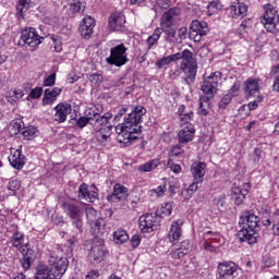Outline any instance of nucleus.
Wrapping results in <instances>:
<instances>
[{"label": "nucleus", "mask_w": 279, "mask_h": 279, "mask_svg": "<svg viewBox=\"0 0 279 279\" xmlns=\"http://www.w3.org/2000/svg\"><path fill=\"white\" fill-rule=\"evenodd\" d=\"M145 114H147V109L143 106H137L131 113L124 117V122L116 126L118 143L124 145V147H130L136 141L135 134H141V130H143L141 123H143Z\"/></svg>", "instance_id": "1"}, {"label": "nucleus", "mask_w": 279, "mask_h": 279, "mask_svg": "<svg viewBox=\"0 0 279 279\" xmlns=\"http://www.w3.org/2000/svg\"><path fill=\"white\" fill-rule=\"evenodd\" d=\"M68 267L69 259L66 257L50 256L48 265L40 263L37 266L35 279H62Z\"/></svg>", "instance_id": "2"}, {"label": "nucleus", "mask_w": 279, "mask_h": 279, "mask_svg": "<svg viewBox=\"0 0 279 279\" xmlns=\"http://www.w3.org/2000/svg\"><path fill=\"white\" fill-rule=\"evenodd\" d=\"M239 223L242 228L238 233L241 243L254 245L257 241L256 234L260 232V218L250 211H244Z\"/></svg>", "instance_id": "3"}, {"label": "nucleus", "mask_w": 279, "mask_h": 279, "mask_svg": "<svg viewBox=\"0 0 279 279\" xmlns=\"http://www.w3.org/2000/svg\"><path fill=\"white\" fill-rule=\"evenodd\" d=\"M181 71L185 75V84H194L195 77H197V60L193 58V52L189 49L181 52Z\"/></svg>", "instance_id": "4"}, {"label": "nucleus", "mask_w": 279, "mask_h": 279, "mask_svg": "<svg viewBox=\"0 0 279 279\" xmlns=\"http://www.w3.org/2000/svg\"><path fill=\"white\" fill-rule=\"evenodd\" d=\"M222 74L219 71L211 73L209 76L205 77L201 83V90L204 96H201L205 99H213L221 86Z\"/></svg>", "instance_id": "5"}, {"label": "nucleus", "mask_w": 279, "mask_h": 279, "mask_svg": "<svg viewBox=\"0 0 279 279\" xmlns=\"http://www.w3.org/2000/svg\"><path fill=\"white\" fill-rule=\"evenodd\" d=\"M61 207L65 215L72 219L73 226H75L76 230H78L80 233L84 232V209L70 202H63Z\"/></svg>", "instance_id": "6"}, {"label": "nucleus", "mask_w": 279, "mask_h": 279, "mask_svg": "<svg viewBox=\"0 0 279 279\" xmlns=\"http://www.w3.org/2000/svg\"><path fill=\"white\" fill-rule=\"evenodd\" d=\"M106 62L112 66H124V64H128V62H130L128 58V47H125L124 44L112 47Z\"/></svg>", "instance_id": "7"}, {"label": "nucleus", "mask_w": 279, "mask_h": 279, "mask_svg": "<svg viewBox=\"0 0 279 279\" xmlns=\"http://www.w3.org/2000/svg\"><path fill=\"white\" fill-rule=\"evenodd\" d=\"M9 244L12 245L20 254H25L29 250V243H25V234L19 231L17 227H13V232L8 231Z\"/></svg>", "instance_id": "8"}, {"label": "nucleus", "mask_w": 279, "mask_h": 279, "mask_svg": "<svg viewBox=\"0 0 279 279\" xmlns=\"http://www.w3.org/2000/svg\"><path fill=\"white\" fill-rule=\"evenodd\" d=\"M241 268L234 262L219 263L217 268L218 279H236Z\"/></svg>", "instance_id": "9"}, {"label": "nucleus", "mask_w": 279, "mask_h": 279, "mask_svg": "<svg viewBox=\"0 0 279 279\" xmlns=\"http://www.w3.org/2000/svg\"><path fill=\"white\" fill-rule=\"evenodd\" d=\"M99 112L101 110L97 107L89 108L85 111V118L89 121V125L94 128L97 125H108V122L112 119V113L107 112L100 116Z\"/></svg>", "instance_id": "10"}, {"label": "nucleus", "mask_w": 279, "mask_h": 279, "mask_svg": "<svg viewBox=\"0 0 279 279\" xmlns=\"http://www.w3.org/2000/svg\"><path fill=\"white\" fill-rule=\"evenodd\" d=\"M76 197L80 199V202H88L89 204H95L99 197L97 186L92 185L88 187V184L82 183L78 186V191L76 192Z\"/></svg>", "instance_id": "11"}, {"label": "nucleus", "mask_w": 279, "mask_h": 279, "mask_svg": "<svg viewBox=\"0 0 279 279\" xmlns=\"http://www.w3.org/2000/svg\"><path fill=\"white\" fill-rule=\"evenodd\" d=\"M106 257V244L104 242V239L100 238H94L92 242V248L88 254L89 260L93 263H101L104 258Z\"/></svg>", "instance_id": "12"}, {"label": "nucleus", "mask_w": 279, "mask_h": 279, "mask_svg": "<svg viewBox=\"0 0 279 279\" xmlns=\"http://www.w3.org/2000/svg\"><path fill=\"white\" fill-rule=\"evenodd\" d=\"M45 40V37H40L36 32V28L29 27L22 31L21 40L19 45H28V47H38Z\"/></svg>", "instance_id": "13"}, {"label": "nucleus", "mask_w": 279, "mask_h": 279, "mask_svg": "<svg viewBox=\"0 0 279 279\" xmlns=\"http://www.w3.org/2000/svg\"><path fill=\"white\" fill-rule=\"evenodd\" d=\"M264 15L260 19V23H263L265 29L267 32H274L276 29V20L278 19V10L274 8L271 4L264 5Z\"/></svg>", "instance_id": "14"}, {"label": "nucleus", "mask_w": 279, "mask_h": 279, "mask_svg": "<svg viewBox=\"0 0 279 279\" xmlns=\"http://www.w3.org/2000/svg\"><path fill=\"white\" fill-rule=\"evenodd\" d=\"M138 225L142 232H154V230H158V227L160 226V217L154 214L143 215L140 217Z\"/></svg>", "instance_id": "15"}, {"label": "nucleus", "mask_w": 279, "mask_h": 279, "mask_svg": "<svg viewBox=\"0 0 279 279\" xmlns=\"http://www.w3.org/2000/svg\"><path fill=\"white\" fill-rule=\"evenodd\" d=\"M206 34H208V23L197 20L192 21L190 26V40L201 43Z\"/></svg>", "instance_id": "16"}, {"label": "nucleus", "mask_w": 279, "mask_h": 279, "mask_svg": "<svg viewBox=\"0 0 279 279\" xmlns=\"http://www.w3.org/2000/svg\"><path fill=\"white\" fill-rule=\"evenodd\" d=\"M250 189H252V184L244 183L243 186L234 183L231 189V197L236 206H241L245 201L247 193H250Z\"/></svg>", "instance_id": "17"}, {"label": "nucleus", "mask_w": 279, "mask_h": 279, "mask_svg": "<svg viewBox=\"0 0 279 279\" xmlns=\"http://www.w3.org/2000/svg\"><path fill=\"white\" fill-rule=\"evenodd\" d=\"M244 95L246 99H252V97H258L260 95V85L256 78H248L244 83Z\"/></svg>", "instance_id": "18"}, {"label": "nucleus", "mask_w": 279, "mask_h": 279, "mask_svg": "<svg viewBox=\"0 0 279 279\" xmlns=\"http://www.w3.org/2000/svg\"><path fill=\"white\" fill-rule=\"evenodd\" d=\"M123 199H128V187L117 183L113 186L112 194L107 196V201L117 204V202H123Z\"/></svg>", "instance_id": "19"}, {"label": "nucleus", "mask_w": 279, "mask_h": 279, "mask_svg": "<svg viewBox=\"0 0 279 279\" xmlns=\"http://www.w3.org/2000/svg\"><path fill=\"white\" fill-rule=\"evenodd\" d=\"M193 138H195V126H193V124L185 125L178 133V143H180V145H189Z\"/></svg>", "instance_id": "20"}, {"label": "nucleus", "mask_w": 279, "mask_h": 279, "mask_svg": "<svg viewBox=\"0 0 279 279\" xmlns=\"http://www.w3.org/2000/svg\"><path fill=\"white\" fill-rule=\"evenodd\" d=\"M71 105L61 102L54 107V114L52 117L53 121L57 123H64L66 121V117L71 114Z\"/></svg>", "instance_id": "21"}, {"label": "nucleus", "mask_w": 279, "mask_h": 279, "mask_svg": "<svg viewBox=\"0 0 279 279\" xmlns=\"http://www.w3.org/2000/svg\"><path fill=\"white\" fill-rule=\"evenodd\" d=\"M93 29H95V19L92 16L84 17L78 27L82 38H90L93 36Z\"/></svg>", "instance_id": "22"}, {"label": "nucleus", "mask_w": 279, "mask_h": 279, "mask_svg": "<svg viewBox=\"0 0 279 279\" xmlns=\"http://www.w3.org/2000/svg\"><path fill=\"white\" fill-rule=\"evenodd\" d=\"M191 252H193V244H191V241L184 240L181 242L180 247L173 248L170 252V256L174 259L184 258Z\"/></svg>", "instance_id": "23"}, {"label": "nucleus", "mask_w": 279, "mask_h": 279, "mask_svg": "<svg viewBox=\"0 0 279 279\" xmlns=\"http://www.w3.org/2000/svg\"><path fill=\"white\" fill-rule=\"evenodd\" d=\"M178 117L180 121V125H192L191 121H193V108L181 105L178 109Z\"/></svg>", "instance_id": "24"}, {"label": "nucleus", "mask_w": 279, "mask_h": 279, "mask_svg": "<svg viewBox=\"0 0 279 279\" xmlns=\"http://www.w3.org/2000/svg\"><path fill=\"white\" fill-rule=\"evenodd\" d=\"M178 16H180V8H171L161 16L160 26H173Z\"/></svg>", "instance_id": "25"}, {"label": "nucleus", "mask_w": 279, "mask_h": 279, "mask_svg": "<svg viewBox=\"0 0 279 279\" xmlns=\"http://www.w3.org/2000/svg\"><path fill=\"white\" fill-rule=\"evenodd\" d=\"M125 25V16L120 12H114L109 17V29L119 32Z\"/></svg>", "instance_id": "26"}, {"label": "nucleus", "mask_w": 279, "mask_h": 279, "mask_svg": "<svg viewBox=\"0 0 279 279\" xmlns=\"http://www.w3.org/2000/svg\"><path fill=\"white\" fill-rule=\"evenodd\" d=\"M191 173L195 182H204V175H206V162L195 161L191 167Z\"/></svg>", "instance_id": "27"}, {"label": "nucleus", "mask_w": 279, "mask_h": 279, "mask_svg": "<svg viewBox=\"0 0 279 279\" xmlns=\"http://www.w3.org/2000/svg\"><path fill=\"white\" fill-rule=\"evenodd\" d=\"M229 12L232 19H244V16H247V5L243 2H238L229 8Z\"/></svg>", "instance_id": "28"}, {"label": "nucleus", "mask_w": 279, "mask_h": 279, "mask_svg": "<svg viewBox=\"0 0 279 279\" xmlns=\"http://www.w3.org/2000/svg\"><path fill=\"white\" fill-rule=\"evenodd\" d=\"M9 161L14 169L21 170L25 167V156L21 153V148L11 153Z\"/></svg>", "instance_id": "29"}, {"label": "nucleus", "mask_w": 279, "mask_h": 279, "mask_svg": "<svg viewBox=\"0 0 279 279\" xmlns=\"http://www.w3.org/2000/svg\"><path fill=\"white\" fill-rule=\"evenodd\" d=\"M92 228V234H94L95 239H99L104 232H106V220L104 218H98L93 222H89Z\"/></svg>", "instance_id": "30"}, {"label": "nucleus", "mask_w": 279, "mask_h": 279, "mask_svg": "<svg viewBox=\"0 0 279 279\" xmlns=\"http://www.w3.org/2000/svg\"><path fill=\"white\" fill-rule=\"evenodd\" d=\"M110 136H112V125H105L101 126L97 132H96V140L98 143H108L110 141Z\"/></svg>", "instance_id": "31"}, {"label": "nucleus", "mask_w": 279, "mask_h": 279, "mask_svg": "<svg viewBox=\"0 0 279 279\" xmlns=\"http://www.w3.org/2000/svg\"><path fill=\"white\" fill-rule=\"evenodd\" d=\"M60 93H62V89L59 87H54L52 89L47 88L44 93L43 98L44 106H49L50 104H53V101H56Z\"/></svg>", "instance_id": "32"}, {"label": "nucleus", "mask_w": 279, "mask_h": 279, "mask_svg": "<svg viewBox=\"0 0 279 279\" xmlns=\"http://www.w3.org/2000/svg\"><path fill=\"white\" fill-rule=\"evenodd\" d=\"M168 238L170 243H175V241H180V239L182 238V227H180L179 221L172 222L168 233Z\"/></svg>", "instance_id": "33"}, {"label": "nucleus", "mask_w": 279, "mask_h": 279, "mask_svg": "<svg viewBox=\"0 0 279 279\" xmlns=\"http://www.w3.org/2000/svg\"><path fill=\"white\" fill-rule=\"evenodd\" d=\"M182 52H177L174 54H170L168 57H162L161 59H158L155 63L157 69H165V66L171 64V62H178V60H181Z\"/></svg>", "instance_id": "34"}, {"label": "nucleus", "mask_w": 279, "mask_h": 279, "mask_svg": "<svg viewBox=\"0 0 279 279\" xmlns=\"http://www.w3.org/2000/svg\"><path fill=\"white\" fill-rule=\"evenodd\" d=\"M172 211H173V205L171 203H166V204H162L156 210L155 216L159 217V222H160V219H163V217H169V215H171Z\"/></svg>", "instance_id": "35"}, {"label": "nucleus", "mask_w": 279, "mask_h": 279, "mask_svg": "<svg viewBox=\"0 0 279 279\" xmlns=\"http://www.w3.org/2000/svg\"><path fill=\"white\" fill-rule=\"evenodd\" d=\"M23 259L21 260L23 269L27 270L29 267H32V264L34 263V251L32 248H28V251H25V253H22Z\"/></svg>", "instance_id": "36"}, {"label": "nucleus", "mask_w": 279, "mask_h": 279, "mask_svg": "<svg viewBox=\"0 0 279 279\" xmlns=\"http://www.w3.org/2000/svg\"><path fill=\"white\" fill-rule=\"evenodd\" d=\"M113 241L114 243H117L118 245H121L128 241H130V235L128 234V231H125L124 229H118L114 233H113Z\"/></svg>", "instance_id": "37"}, {"label": "nucleus", "mask_w": 279, "mask_h": 279, "mask_svg": "<svg viewBox=\"0 0 279 279\" xmlns=\"http://www.w3.org/2000/svg\"><path fill=\"white\" fill-rule=\"evenodd\" d=\"M183 144H177L171 146L170 151L168 154L169 160H175V158H182L184 156V148L182 147Z\"/></svg>", "instance_id": "38"}, {"label": "nucleus", "mask_w": 279, "mask_h": 279, "mask_svg": "<svg viewBox=\"0 0 279 279\" xmlns=\"http://www.w3.org/2000/svg\"><path fill=\"white\" fill-rule=\"evenodd\" d=\"M158 165H160V159H153L144 165H141L137 170L140 173H149V171H154Z\"/></svg>", "instance_id": "39"}, {"label": "nucleus", "mask_w": 279, "mask_h": 279, "mask_svg": "<svg viewBox=\"0 0 279 279\" xmlns=\"http://www.w3.org/2000/svg\"><path fill=\"white\" fill-rule=\"evenodd\" d=\"M85 9H86V1L84 0H74L70 4V12L72 14H80V12H84Z\"/></svg>", "instance_id": "40"}, {"label": "nucleus", "mask_w": 279, "mask_h": 279, "mask_svg": "<svg viewBox=\"0 0 279 279\" xmlns=\"http://www.w3.org/2000/svg\"><path fill=\"white\" fill-rule=\"evenodd\" d=\"M160 36H162V31H160V28H156L146 40L148 50L151 49V47H154L158 40H160Z\"/></svg>", "instance_id": "41"}, {"label": "nucleus", "mask_w": 279, "mask_h": 279, "mask_svg": "<svg viewBox=\"0 0 279 279\" xmlns=\"http://www.w3.org/2000/svg\"><path fill=\"white\" fill-rule=\"evenodd\" d=\"M210 106V99L199 97V107H198V113L203 114V117H206L208 114V108Z\"/></svg>", "instance_id": "42"}, {"label": "nucleus", "mask_w": 279, "mask_h": 279, "mask_svg": "<svg viewBox=\"0 0 279 279\" xmlns=\"http://www.w3.org/2000/svg\"><path fill=\"white\" fill-rule=\"evenodd\" d=\"M204 241H210L211 243H219L221 235L219 232L207 231L203 234Z\"/></svg>", "instance_id": "43"}, {"label": "nucleus", "mask_w": 279, "mask_h": 279, "mask_svg": "<svg viewBox=\"0 0 279 279\" xmlns=\"http://www.w3.org/2000/svg\"><path fill=\"white\" fill-rule=\"evenodd\" d=\"M32 3V0H19L16 4V10L20 14V16H23L25 12L29 10V4Z\"/></svg>", "instance_id": "44"}, {"label": "nucleus", "mask_w": 279, "mask_h": 279, "mask_svg": "<svg viewBox=\"0 0 279 279\" xmlns=\"http://www.w3.org/2000/svg\"><path fill=\"white\" fill-rule=\"evenodd\" d=\"M22 136L26 138V141H32V138H36V128L34 126L23 128Z\"/></svg>", "instance_id": "45"}, {"label": "nucleus", "mask_w": 279, "mask_h": 279, "mask_svg": "<svg viewBox=\"0 0 279 279\" xmlns=\"http://www.w3.org/2000/svg\"><path fill=\"white\" fill-rule=\"evenodd\" d=\"M160 32L166 34L167 43H171V38H175V28L173 26H161Z\"/></svg>", "instance_id": "46"}, {"label": "nucleus", "mask_w": 279, "mask_h": 279, "mask_svg": "<svg viewBox=\"0 0 279 279\" xmlns=\"http://www.w3.org/2000/svg\"><path fill=\"white\" fill-rule=\"evenodd\" d=\"M23 89H14L13 92H10V96L8 97V101L10 104H14L17 99L23 98Z\"/></svg>", "instance_id": "47"}, {"label": "nucleus", "mask_w": 279, "mask_h": 279, "mask_svg": "<svg viewBox=\"0 0 279 279\" xmlns=\"http://www.w3.org/2000/svg\"><path fill=\"white\" fill-rule=\"evenodd\" d=\"M19 189H21V182L19 180H12L8 183V190L11 191L10 195H16Z\"/></svg>", "instance_id": "48"}, {"label": "nucleus", "mask_w": 279, "mask_h": 279, "mask_svg": "<svg viewBox=\"0 0 279 279\" xmlns=\"http://www.w3.org/2000/svg\"><path fill=\"white\" fill-rule=\"evenodd\" d=\"M174 159H168L167 167L172 171L173 173H181L182 167L175 162H173Z\"/></svg>", "instance_id": "49"}, {"label": "nucleus", "mask_w": 279, "mask_h": 279, "mask_svg": "<svg viewBox=\"0 0 279 279\" xmlns=\"http://www.w3.org/2000/svg\"><path fill=\"white\" fill-rule=\"evenodd\" d=\"M231 102H232V95L227 94L221 98L218 106H219V108L223 109V108H228V106H230Z\"/></svg>", "instance_id": "50"}, {"label": "nucleus", "mask_w": 279, "mask_h": 279, "mask_svg": "<svg viewBox=\"0 0 279 279\" xmlns=\"http://www.w3.org/2000/svg\"><path fill=\"white\" fill-rule=\"evenodd\" d=\"M252 99H255L251 102H248V110H256V108H258V105L263 101V99H265L262 96H255V97H252Z\"/></svg>", "instance_id": "51"}, {"label": "nucleus", "mask_w": 279, "mask_h": 279, "mask_svg": "<svg viewBox=\"0 0 279 279\" xmlns=\"http://www.w3.org/2000/svg\"><path fill=\"white\" fill-rule=\"evenodd\" d=\"M86 217H87V221H89V223H93V221H97V210H95L94 208H87Z\"/></svg>", "instance_id": "52"}, {"label": "nucleus", "mask_w": 279, "mask_h": 279, "mask_svg": "<svg viewBox=\"0 0 279 279\" xmlns=\"http://www.w3.org/2000/svg\"><path fill=\"white\" fill-rule=\"evenodd\" d=\"M203 248L206 250V252H217V243L204 240Z\"/></svg>", "instance_id": "53"}, {"label": "nucleus", "mask_w": 279, "mask_h": 279, "mask_svg": "<svg viewBox=\"0 0 279 279\" xmlns=\"http://www.w3.org/2000/svg\"><path fill=\"white\" fill-rule=\"evenodd\" d=\"M41 95H43V87H36L32 89L29 93V97L32 99H40Z\"/></svg>", "instance_id": "54"}, {"label": "nucleus", "mask_w": 279, "mask_h": 279, "mask_svg": "<svg viewBox=\"0 0 279 279\" xmlns=\"http://www.w3.org/2000/svg\"><path fill=\"white\" fill-rule=\"evenodd\" d=\"M142 239H143V238L141 236V234H135V235H133V236L131 238L130 243H131L133 250H136V247H137L138 245H141Z\"/></svg>", "instance_id": "55"}, {"label": "nucleus", "mask_w": 279, "mask_h": 279, "mask_svg": "<svg viewBox=\"0 0 279 279\" xmlns=\"http://www.w3.org/2000/svg\"><path fill=\"white\" fill-rule=\"evenodd\" d=\"M208 12H217V10H221V3L217 0L211 1L208 4Z\"/></svg>", "instance_id": "56"}, {"label": "nucleus", "mask_w": 279, "mask_h": 279, "mask_svg": "<svg viewBox=\"0 0 279 279\" xmlns=\"http://www.w3.org/2000/svg\"><path fill=\"white\" fill-rule=\"evenodd\" d=\"M182 75V68H175L174 70H170L169 77L170 80H177Z\"/></svg>", "instance_id": "57"}, {"label": "nucleus", "mask_w": 279, "mask_h": 279, "mask_svg": "<svg viewBox=\"0 0 279 279\" xmlns=\"http://www.w3.org/2000/svg\"><path fill=\"white\" fill-rule=\"evenodd\" d=\"M263 154V150L260 148H255L253 151V162L254 165H258L260 162V156Z\"/></svg>", "instance_id": "58"}, {"label": "nucleus", "mask_w": 279, "mask_h": 279, "mask_svg": "<svg viewBox=\"0 0 279 279\" xmlns=\"http://www.w3.org/2000/svg\"><path fill=\"white\" fill-rule=\"evenodd\" d=\"M239 90H241V83L236 82L231 86L229 95H232V97H236V95H239Z\"/></svg>", "instance_id": "59"}, {"label": "nucleus", "mask_w": 279, "mask_h": 279, "mask_svg": "<svg viewBox=\"0 0 279 279\" xmlns=\"http://www.w3.org/2000/svg\"><path fill=\"white\" fill-rule=\"evenodd\" d=\"M88 80L92 84H99L104 80V77L100 74L93 73L88 76Z\"/></svg>", "instance_id": "60"}, {"label": "nucleus", "mask_w": 279, "mask_h": 279, "mask_svg": "<svg viewBox=\"0 0 279 279\" xmlns=\"http://www.w3.org/2000/svg\"><path fill=\"white\" fill-rule=\"evenodd\" d=\"M56 84V73L50 74L44 81V86H53Z\"/></svg>", "instance_id": "61"}, {"label": "nucleus", "mask_w": 279, "mask_h": 279, "mask_svg": "<svg viewBox=\"0 0 279 279\" xmlns=\"http://www.w3.org/2000/svg\"><path fill=\"white\" fill-rule=\"evenodd\" d=\"M156 4L158 5V8L167 10L171 7V0H156Z\"/></svg>", "instance_id": "62"}, {"label": "nucleus", "mask_w": 279, "mask_h": 279, "mask_svg": "<svg viewBox=\"0 0 279 279\" xmlns=\"http://www.w3.org/2000/svg\"><path fill=\"white\" fill-rule=\"evenodd\" d=\"M167 191V185H159L158 187L151 190V193H156L157 197H162Z\"/></svg>", "instance_id": "63"}, {"label": "nucleus", "mask_w": 279, "mask_h": 279, "mask_svg": "<svg viewBox=\"0 0 279 279\" xmlns=\"http://www.w3.org/2000/svg\"><path fill=\"white\" fill-rule=\"evenodd\" d=\"M12 128H13V130H15V134L16 133H20V134L23 133V128H24L23 122H21V121L13 122Z\"/></svg>", "instance_id": "64"}]
</instances>
